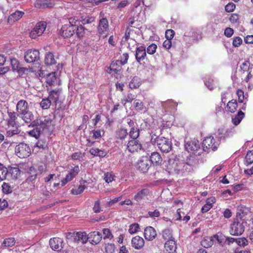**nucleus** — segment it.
<instances>
[{
    "label": "nucleus",
    "mask_w": 253,
    "mask_h": 253,
    "mask_svg": "<svg viewBox=\"0 0 253 253\" xmlns=\"http://www.w3.org/2000/svg\"><path fill=\"white\" fill-rule=\"evenodd\" d=\"M237 106V103L235 100L229 101L227 105L228 110L231 113H234L236 111Z\"/></svg>",
    "instance_id": "obj_40"
},
{
    "label": "nucleus",
    "mask_w": 253,
    "mask_h": 253,
    "mask_svg": "<svg viewBox=\"0 0 253 253\" xmlns=\"http://www.w3.org/2000/svg\"><path fill=\"white\" fill-rule=\"evenodd\" d=\"M32 124L35 127L30 131L29 133L30 135L38 138L41 133L50 129L52 125V120L49 117H43L34 121Z\"/></svg>",
    "instance_id": "obj_1"
},
{
    "label": "nucleus",
    "mask_w": 253,
    "mask_h": 253,
    "mask_svg": "<svg viewBox=\"0 0 253 253\" xmlns=\"http://www.w3.org/2000/svg\"><path fill=\"white\" fill-rule=\"evenodd\" d=\"M163 238L167 241L174 239L173 238L172 231L171 229L167 228L163 230L162 232Z\"/></svg>",
    "instance_id": "obj_36"
},
{
    "label": "nucleus",
    "mask_w": 253,
    "mask_h": 253,
    "mask_svg": "<svg viewBox=\"0 0 253 253\" xmlns=\"http://www.w3.org/2000/svg\"><path fill=\"white\" fill-rule=\"evenodd\" d=\"M117 60L112 62L110 65V71H113L115 73H117L120 70V67L121 66L120 63H117Z\"/></svg>",
    "instance_id": "obj_55"
},
{
    "label": "nucleus",
    "mask_w": 253,
    "mask_h": 253,
    "mask_svg": "<svg viewBox=\"0 0 253 253\" xmlns=\"http://www.w3.org/2000/svg\"><path fill=\"white\" fill-rule=\"evenodd\" d=\"M15 152L19 158H25L28 157L31 154V148L25 143H20L15 148Z\"/></svg>",
    "instance_id": "obj_3"
},
{
    "label": "nucleus",
    "mask_w": 253,
    "mask_h": 253,
    "mask_svg": "<svg viewBox=\"0 0 253 253\" xmlns=\"http://www.w3.org/2000/svg\"><path fill=\"white\" fill-rule=\"evenodd\" d=\"M140 84V79L137 77H134L129 83V86L131 89H135L138 88Z\"/></svg>",
    "instance_id": "obj_35"
},
{
    "label": "nucleus",
    "mask_w": 253,
    "mask_h": 253,
    "mask_svg": "<svg viewBox=\"0 0 253 253\" xmlns=\"http://www.w3.org/2000/svg\"><path fill=\"white\" fill-rule=\"evenodd\" d=\"M128 57L129 56L127 53H123V55L121 56V59L117 60V63H120L121 66H123L127 62Z\"/></svg>",
    "instance_id": "obj_56"
},
{
    "label": "nucleus",
    "mask_w": 253,
    "mask_h": 253,
    "mask_svg": "<svg viewBox=\"0 0 253 253\" xmlns=\"http://www.w3.org/2000/svg\"><path fill=\"white\" fill-rule=\"evenodd\" d=\"M92 133L93 134L92 137L96 139L101 138L104 135V131L103 130L97 129L92 130Z\"/></svg>",
    "instance_id": "obj_54"
},
{
    "label": "nucleus",
    "mask_w": 253,
    "mask_h": 253,
    "mask_svg": "<svg viewBox=\"0 0 253 253\" xmlns=\"http://www.w3.org/2000/svg\"><path fill=\"white\" fill-rule=\"evenodd\" d=\"M218 145V143L215 142L213 137L211 136L206 137L203 141V150L205 151H214L217 149Z\"/></svg>",
    "instance_id": "obj_7"
},
{
    "label": "nucleus",
    "mask_w": 253,
    "mask_h": 253,
    "mask_svg": "<svg viewBox=\"0 0 253 253\" xmlns=\"http://www.w3.org/2000/svg\"><path fill=\"white\" fill-rule=\"evenodd\" d=\"M185 148L188 152L195 153L200 148V143L195 139L187 141L185 144Z\"/></svg>",
    "instance_id": "obj_15"
},
{
    "label": "nucleus",
    "mask_w": 253,
    "mask_h": 253,
    "mask_svg": "<svg viewBox=\"0 0 253 253\" xmlns=\"http://www.w3.org/2000/svg\"><path fill=\"white\" fill-rule=\"evenodd\" d=\"M79 20L82 22V24H86L88 23H91L94 21V19L92 17H90L89 16H81L79 18Z\"/></svg>",
    "instance_id": "obj_52"
},
{
    "label": "nucleus",
    "mask_w": 253,
    "mask_h": 253,
    "mask_svg": "<svg viewBox=\"0 0 253 253\" xmlns=\"http://www.w3.org/2000/svg\"><path fill=\"white\" fill-rule=\"evenodd\" d=\"M20 131L17 128H15V129L9 128L7 131V136L8 137H13L16 136V137H22L21 136H19L18 134L20 133Z\"/></svg>",
    "instance_id": "obj_46"
},
{
    "label": "nucleus",
    "mask_w": 253,
    "mask_h": 253,
    "mask_svg": "<svg viewBox=\"0 0 253 253\" xmlns=\"http://www.w3.org/2000/svg\"><path fill=\"white\" fill-rule=\"evenodd\" d=\"M177 106L175 102H173L172 100H168L165 102H163L162 106L165 109H172Z\"/></svg>",
    "instance_id": "obj_44"
},
{
    "label": "nucleus",
    "mask_w": 253,
    "mask_h": 253,
    "mask_svg": "<svg viewBox=\"0 0 253 253\" xmlns=\"http://www.w3.org/2000/svg\"><path fill=\"white\" fill-rule=\"evenodd\" d=\"M245 116V114L241 111H239L237 115L232 117V122L235 126H237L241 122Z\"/></svg>",
    "instance_id": "obj_30"
},
{
    "label": "nucleus",
    "mask_w": 253,
    "mask_h": 253,
    "mask_svg": "<svg viewBox=\"0 0 253 253\" xmlns=\"http://www.w3.org/2000/svg\"><path fill=\"white\" fill-rule=\"evenodd\" d=\"M246 163L248 164H251L253 163V150L249 151L245 157Z\"/></svg>",
    "instance_id": "obj_58"
},
{
    "label": "nucleus",
    "mask_w": 253,
    "mask_h": 253,
    "mask_svg": "<svg viewBox=\"0 0 253 253\" xmlns=\"http://www.w3.org/2000/svg\"><path fill=\"white\" fill-rule=\"evenodd\" d=\"M213 244L211 236L210 237H206L201 241L202 246L206 248H210Z\"/></svg>",
    "instance_id": "obj_38"
},
{
    "label": "nucleus",
    "mask_w": 253,
    "mask_h": 253,
    "mask_svg": "<svg viewBox=\"0 0 253 253\" xmlns=\"http://www.w3.org/2000/svg\"><path fill=\"white\" fill-rule=\"evenodd\" d=\"M151 142L153 145H157L158 148L163 153L169 152L172 148L171 141L164 137H158L155 134L151 136Z\"/></svg>",
    "instance_id": "obj_2"
},
{
    "label": "nucleus",
    "mask_w": 253,
    "mask_h": 253,
    "mask_svg": "<svg viewBox=\"0 0 253 253\" xmlns=\"http://www.w3.org/2000/svg\"><path fill=\"white\" fill-rule=\"evenodd\" d=\"M185 165V163L183 161H179L177 159L170 160L169 161L168 169L171 172L179 174L183 171Z\"/></svg>",
    "instance_id": "obj_4"
},
{
    "label": "nucleus",
    "mask_w": 253,
    "mask_h": 253,
    "mask_svg": "<svg viewBox=\"0 0 253 253\" xmlns=\"http://www.w3.org/2000/svg\"><path fill=\"white\" fill-rule=\"evenodd\" d=\"M245 231V226L243 222L238 219H236L231 224L230 233L232 235H241Z\"/></svg>",
    "instance_id": "obj_5"
},
{
    "label": "nucleus",
    "mask_w": 253,
    "mask_h": 253,
    "mask_svg": "<svg viewBox=\"0 0 253 253\" xmlns=\"http://www.w3.org/2000/svg\"><path fill=\"white\" fill-rule=\"evenodd\" d=\"M44 62L46 65H48L55 64L56 60L54 58V56L51 52H49L45 54Z\"/></svg>",
    "instance_id": "obj_34"
},
{
    "label": "nucleus",
    "mask_w": 253,
    "mask_h": 253,
    "mask_svg": "<svg viewBox=\"0 0 253 253\" xmlns=\"http://www.w3.org/2000/svg\"><path fill=\"white\" fill-rule=\"evenodd\" d=\"M156 235V231L153 227L148 226L144 229V236L146 240L152 241L155 238Z\"/></svg>",
    "instance_id": "obj_20"
},
{
    "label": "nucleus",
    "mask_w": 253,
    "mask_h": 253,
    "mask_svg": "<svg viewBox=\"0 0 253 253\" xmlns=\"http://www.w3.org/2000/svg\"><path fill=\"white\" fill-rule=\"evenodd\" d=\"M139 129L136 127H132L129 131V136L132 139L137 140V138L139 135Z\"/></svg>",
    "instance_id": "obj_45"
},
{
    "label": "nucleus",
    "mask_w": 253,
    "mask_h": 253,
    "mask_svg": "<svg viewBox=\"0 0 253 253\" xmlns=\"http://www.w3.org/2000/svg\"><path fill=\"white\" fill-rule=\"evenodd\" d=\"M97 31L100 37L105 38L107 36L109 32V24L106 18H102L99 20Z\"/></svg>",
    "instance_id": "obj_8"
},
{
    "label": "nucleus",
    "mask_w": 253,
    "mask_h": 253,
    "mask_svg": "<svg viewBox=\"0 0 253 253\" xmlns=\"http://www.w3.org/2000/svg\"><path fill=\"white\" fill-rule=\"evenodd\" d=\"M8 115L9 117V119L8 121V124L9 127L11 126L14 127L15 125V121L16 119V114L15 112H8Z\"/></svg>",
    "instance_id": "obj_47"
},
{
    "label": "nucleus",
    "mask_w": 253,
    "mask_h": 253,
    "mask_svg": "<svg viewBox=\"0 0 253 253\" xmlns=\"http://www.w3.org/2000/svg\"><path fill=\"white\" fill-rule=\"evenodd\" d=\"M89 152L92 155L100 157H104L106 153L105 151L100 150L97 148H92L90 149Z\"/></svg>",
    "instance_id": "obj_37"
},
{
    "label": "nucleus",
    "mask_w": 253,
    "mask_h": 253,
    "mask_svg": "<svg viewBox=\"0 0 253 253\" xmlns=\"http://www.w3.org/2000/svg\"><path fill=\"white\" fill-rule=\"evenodd\" d=\"M49 242L51 248L54 251H59L63 248V240L59 238L50 239Z\"/></svg>",
    "instance_id": "obj_19"
},
{
    "label": "nucleus",
    "mask_w": 253,
    "mask_h": 253,
    "mask_svg": "<svg viewBox=\"0 0 253 253\" xmlns=\"http://www.w3.org/2000/svg\"><path fill=\"white\" fill-rule=\"evenodd\" d=\"M142 145L138 140L132 139L128 141L126 145V149L130 153H134L140 150Z\"/></svg>",
    "instance_id": "obj_16"
},
{
    "label": "nucleus",
    "mask_w": 253,
    "mask_h": 253,
    "mask_svg": "<svg viewBox=\"0 0 253 253\" xmlns=\"http://www.w3.org/2000/svg\"><path fill=\"white\" fill-rule=\"evenodd\" d=\"M10 64L13 71L18 70L19 66V63L16 58L10 59Z\"/></svg>",
    "instance_id": "obj_61"
},
{
    "label": "nucleus",
    "mask_w": 253,
    "mask_h": 253,
    "mask_svg": "<svg viewBox=\"0 0 253 253\" xmlns=\"http://www.w3.org/2000/svg\"><path fill=\"white\" fill-rule=\"evenodd\" d=\"M70 237H74L75 242H81L83 244L86 243L88 239V235L84 232H68L67 234V238H69Z\"/></svg>",
    "instance_id": "obj_9"
},
{
    "label": "nucleus",
    "mask_w": 253,
    "mask_h": 253,
    "mask_svg": "<svg viewBox=\"0 0 253 253\" xmlns=\"http://www.w3.org/2000/svg\"><path fill=\"white\" fill-rule=\"evenodd\" d=\"M15 243V241L13 238H8L5 239L2 244V246L6 247L13 246Z\"/></svg>",
    "instance_id": "obj_48"
},
{
    "label": "nucleus",
    "mask_w": 253,
    "mask_h": 253,
    "mask_svg": "<svg viewBox=\"0 0 253 253\" xmlns=\"http://www.w3.org/2000/svg\"><path fill=\"white\" fill-rule=\"evenodd\" d=\"M235 4L232 2H230L225 6V10L227 12H231L235 10Z\"/></svg>",
    "instance_id": "obj_63"
},
{
    "label": "nucleus",
    "mask_w": 253,
    "mask_h": 253,
    "mask_svg": "<svg viewBox=\"0 0 253 253\" xmlns=\"http://www.w3.org/2000/svg\"><path fill=\"white\" fill-rule=\"evenodd\" d=\"M46 27V23L44 21H40L36 24L35 27L30 33V37L32 39H36L41 36Z\"/></svg>",
    "instance_id": "obj_6"
},
{
    "label": "nucleus",
    "mask_w": 253,
    "mask_h": 253,
    "mask_svg": "<svg viewBox=\"0 0 253 253\" xmlns=\"http://www.w3.org/2000/svg\"><path fill=\"white\" fill-rule=\"evenodd\" d=\"M213 244L218 243L219 244H222L225 242V236L221 233H218L215 234L211 236Z\"/></svg>",
    "instance_id": "obj_31"
},
{
    "label": "nucleus",
    "mask_w": 253,
    "mask_h": 253,
    "mask_svg": "<svg viewBox=\"0 0 253 253\" xmlns=\"http://www.w3.org/2000/svg\"><path fill=\"white\" fill-rule=\"evenodd\" d=\"M116 137L118 139L123 140L128 135L127 129L124 128H119L116 133Z\"/></svg>",
    "instance_id": "obj_32"
},
{
    "label": "nucleus",
    "mask_w": 253,
    "mask_h": 253,
    "mask_svg": "<svg viewBox=\"0 0 253 253\" xmlns=\"http://www.w3.org/2000/svg\"><path fill=\"white\" fill-rule=\"evenodd\" d=\"M76 35L79 38H82L85 34L86 29L82 26H76Z\"/></svg>",
    "instance_id": "obj_50"
},
{
    "label": "nucleus",
    "mask_w": 253,
    "mask_h": 253,
    "mask_svg": "<svg viewBox=\"0 0 253 253\" xmlns=\"http://www.w3.org/2000/svg\"><path fill=\"white\" fill-rule=\"evenodd\" d=\"M76 30V26L72 24H65L60 31V35L64 38H68L73 36Z\"/></svg>",
    "instance_id": "obj_10"
},
{
    "label": "nucleus",
    "mask_w": 253,
    "mask_h": 253,
    "mask_svg": "<svg viewBox=\"0 0 253 253\" xmlns=\"http://www.w3.org/2000/svg\"><path fill=\"white\" fill-rule=\"evenodd\" d=\"M46 86L60 85V81L57 79L55 72H51L45 78Z\"/></svg>",
    "instance_id": "obj_17"
},
{
    "label": "nucleus",
    "mask_w": 253,
    "mask_h": 253,
    "mask_svg": "<svg viewBox=\"0 0 253 253\" xmlns=\"http://www.w3.org/2000/svg\"><path fill=\"white\" fill-rule=\"evenodd\" d=\"M151 163L157 165H160L162 162V158L160 154L157 152H153L150 156Z\"/></svg>",
    "instance_id": "obj_29"
},
{
    "label": "nucleus",
    "mask_w": 253,
    "mask_h": 253,
    "mask_svg": "<svg viewBox=\"0 0 253 253\" xmlns=\"http://www.w3.org/2000/svg\"><path fill=\"white\" fill-rule=\"evenodd\" d=\"M150 164V161L147 157H143L138 160L136 167L140 171L145 173L149 169Z\"/></svg>",
    "instance_id": "obj_14"
},
{
    "label": "nucleus",
    "mask_w": 253,
    "mask_h": 253,
    "mask_svg": "<svg viewBox=\"0 0 253 253\" xmlns=\"http://www.w3.org/2000/svg\"><path fill=\"white\" fill-rule=\"evenodd\" d=\"M152 196V192L147 188L139 191L134 196L133 199L137 202L148 200Z\"/></svg>",
    "instance_id": "obj_11"
},
{
    "label": "nucleus",
    "mask_w": 253,
    "mask_h": 253,
    "mask_svg": "<svg viewBox=\"0 0 253 253\" xmlns=\"http://www.w3.org/2000/svg\"><path fill=\"white\" fill-rule=\"evenodd\" d=\"M47 148V144L46 141L40 140L34 146V149H39L38 151L42 150Z\"/></svg>",
    "instance_id": "obj_42"
},
{
    "label": "nucleus",
    "mask_w": 253,
    "mask_h": 253,
    "mask_svg": "<svg viewBox=\"0 0 253 253\" xmlns=\"http://www.w3.org/2000/svg\"><path fill=\"white\" fill-rule=\"evenodd\" d=\"M115 247L113 244H107L105 247V253H114L115 252Z\"/></svg>",
    "instance_id": "obj_59"
},
{
    "label": "nucleus",
    "mask_w": 253,
    "mask_h": 253,
    "mask_svg": "<svg viewBox=\"0 0 253 253\" xmlns=\"http://www.w3.org/2000/svg\"><path fill=\"white\" fill-rule=\"evenodd\" d=\"M131 245L132 247L135 249H141L144 245V240L142 237L136 236L132 238Z\"/></svg>",
    "instance_id": "obj_21"
},
{
    "label": "nucleus",
    "mask_w": 253,
    "mask_h": 253,
    "mask_svg": "<svg viewBox=\"0 0 253 253\" xmlns=\"http://www.w3.org/2000/svg\"><path fill=\"white\" fill-rule=\"evenodd\" d=\"M24 58L28 63L37 61L40 59V52L36 49H30L25 54Z\"/></svg>",
    "instance_id": "obj_13"
},
{
    "label": "nucleus",
    "mask_w": 253,
    "mask_h": 253,
    "mask_svg": "<svg viewBox=\"0 0 253 253\" xmlns=\"http://www.w3.org/2000/svg\"><path fill=\"white\" fill-rule=\"evenodd\" d=\"M104 179L105 181L109 183L114 180V176L111 172H105L104 174Z\"/></svg>",
    "instance_id": "obj_60"
},
{
    "label": "nucleus",
    "mask_w": 253,
    "mask_h": 253,
    "mask_svg": "<svg viewBox=\"0 0 253 253\" xmlns=\"http://www.w3.org/2000/svg\"><path fill=\"white\" fill-rule=\"evenodd\" d=\"M139 228V225L137 223L131 224L129 226L128 231L130 234H134L136 233Z\"/></svg>",
    "instance_id": "obj_64"
},
{
    "label": "nucleus",
    "mask_w": 253,
    "mask_h": 253,
    "mask_svg": "<svg viewBox=\"0 0 253 253\" xmlns=\"http://www.w3.org/2000/svg\"><path fill=\"white\" fill-rule=\"evenodd\" d=\"M36 7L45 8L52 6V3L47 0H37L35 3Z\"/></svg>",
    "instance_id": "obj_28"
},
{
    "label": "nucleus",
    "mask_w": 253,
    "mask_h": 253,
    "mask_svg": "<svg viewBox=\"0 0 253 253\" xmlns=\"http://www.w3.org/2000/svg\"><path fill=\"white\" fill-rule=\"evenodd\" d=\"M157 48V45L155 43H152L148 46L147 48V52L149 54H153L155 53Z\"/></svg>",
    "instance_id": "obj_62"
},
{
    "label": "nucleus",
    "mask_w": 253,
    "mask_h": 253,
    "mask_svg": "<svg viewBox=\"0 0 253 253\" xmlns=\"http://www.w3.org/2000/svg\"><path fill=\"white\" fill-rule=\"evenodd\" d=\"M165 248L169 253L175 252L177 248L175 241L174 239L167 241L165 244Z\"/></svg>",
    "instance_id": "obj_27"
},
{
    "label": "nucleus",
    "mask_w": 253,
    "mask_h": 253,
    "mask_svg": "<svg viewBox=\"0 0 253 253\" xmlns=\"http://www.w3.org/2000/svg\"><path fill=\"white\" fill-rule=\"evenodd\" d=\"M28 105L26 100L21 99L17 102L16 110L19 114H24L26 111H28Z\"/></svg>",
    "instance_id": "obj_25"
},
{
    "label": "nucleus",
    "mask_w": 253,
    "mask_h": 253,
    "mask_svg": "<svg viewBox=\"0 0 253 253\" xmlns=\"http://www.w3.org/2000/svg\"><path fill=\"white\" fill-rule=\"evenodd\" d=\"M8 173V171L6 167L3 166L2 164L0 163V181L4 180L6 175Z\"/></svg>",
    "instance_id": "obj_41"
},
{
    "label": "nucleus",
    "mask_w": 253,
    "mask_h": 253,
    "mask_svg": "<svg viewBox=\"0 0 253 253\" xmlns=\"http://www.w3.org/2000/svg\"><path fill=\"white\" fill-rule=\"evenodd\" d=\"M62 94V90L61 88H57L55 89H52L48 92V97L51 101L55 104L57 103L59 98Z\"/></svg>",
    "instance_id": "obj_18"
},
{
    "label": "nucleus",
    "mask_w": 253,
    "mask_h": 253,
    "mask_svg": "<svg viewBox=\"0 0 253 253\" xmlns=\"http://www.w3.org/2000/svg\"><path fill=\"white\" fill-rule=\"evenodd\" d=\"M20 115H22V120L27 123H30L34 119L33 114L28 111H26L24 114H20Z\"/></svg>",
    "instance_id": "obj_39"
},
{
    "label": "nucleus",
    "mask_w": 253,
    "mask_h": 253,
    "mask_svg": "<svg viewBox=\"0 0 253 253\" xmlns=\"http://www.w3.org/2000/svg\"><path fill=\"white\" fill-rule=\"evenodd\" d=\"M86 187L83 185H80L78 187L72 189L71 192L74 195H79L82 193Z\"/></svg>",
    "instance_id": "obj_51"
},
{
    "label": "nucleus",
    "mask_w": 253,
    "mask_h": 253,
    "mask_svg": "<svg viewBox=\"0 0 253 253\" xmlns=\"http://www.w3.org/2000/svg\"><path fill=\"white\" fill-rule=\"evenodd\" d=\"M236 243L240 247H244L248 245V241L245 238H238L236 239Z\"/></svg>",
    "instance_id": "obj_53"
},
{
    "label": "nucleus",
    "mask_w": 253,
    "mask_h": 253,
    "mask_svg": "<svg viewBox=\"0 0 253 253\" xmlns=\"http://www.w3.org/2000/svg\"><path fill=\"white\" fill-rule=\"evenodd\" d=\"M146 55V49L143 46H140L136 48L135 57L137 61L140 62L143 60Z\"/></svg>",
    "instance_id": "obj_24"
},
{
    "label": "nucleus",
    "mask_w": 253,
    "mask_h": 253,
    "mask_svg": "<svg viewBox=\"0 0 253 253\" xmlns=\"http://www.w3.org/2000/svg\"><path fill=\"white\" fill-rule=\"evenodd\" d=\"M102 238V234L98 231H93L88 234V239H91V243L98 244Z\"/></svg>",
    "instance_id": "obj_23"
},
{
    "label": "nucleus",
    "mask_w": 253,
    "mask_h": 253,
    "mask_svg": "<svg viewBox=\"0 0 253 253\" xmlns=\"http://www.w3.org/2000/svg\"><path fill=\"white\" fill-rule=\"evenodd\" d=\"M24 14V12L17 10L9 16L8 18V22L10 24H12L22 18Z\"/></svg>",
    "instance_id": "obj_26"
},
{
    "label": "nucleus",
    "mask_w": 253,
    "mask_h": 253,
    "mask_svg": "<svg viewBox=\"0 0 253 253\" xmlns=\"http://www.w3.org/2000/svg\"><path fill=\"white\" fill-rule=\"evenodd\" d=\"M12 179H17L20 176L21 171L18 168H11L8 171Z\"/></svg>",
    "instance_id": "obj_33"
},
{
    "label": "nucleus",
    "mask_w": 253,
    "mask_h": 253,
    "mask_svg": "<svg viewBox=\"0 0 253 253\" xmlns=\"http://www.w3.org/2000/svg\"><path fill=\"white\" fill-rule=\"evenodd\" d=\"M13 188L10 185L5 182H3L2 185V190L4 193L8 194L12 192Z\"/></svg>",
    "instance_id": "obj_57"
},
{
    "label": "nucleus",
    "mask_w": 253,
    "mask_h": 253,
    "mask_svg": "<svg viewBox=\"0 0 253 253\" xmlns=\"http://www.w3.org/2000/svg\"><path fill=\"white\" fill-rule=\"evenodd\" d=\"M113 238V235L112 234L110 230L108 228H104L103 229V239H108L111 240Z\"/></svg>",
    "instance_id": "obj_49"
},
{
    "label": "nucleus",
    "mask_w": 253,
    "mask_h": 253,
    "mask_svg": "<svg viewBox=\"0 0 253 253\" xmlns=\"http://www.w3.org/2000/svg\"><path fill=\"white\" fill-rule=\"evenodd\" d=\"M51 104V101L48 97L42 99V101L40 102V106L43 109H48L50 107Z\"/></svg>",
    "instance_id": "obj_43"
},
{
    "label": "nucleus",
    "mask_w": 253,
    "mask_h": 253,
    "mask_svg": "<svg viewBox=\"0 0 253 253\" xmlns=\"http://www.w3.org/2000/svg\"><path fill=\"white\" fill-rule=\"evenodd\" d=\"M251 212L248 208L246 207H240L238 208L237 212V217L239 218L241 220H245L246 216L250 214Z\"/></svg>",
    "instance_id": "obj_22"
},
{
    "label": "nucleus",
    "mask_w": 253,
    "mask_h": 253,
    "mask_svg": "<svg viewBox=\"0 0 253 253\" xmlns=\"http://www.w3.org/2000/svg\"><path fill=\"white\" fill-rule=\"evenodd\" d=\"M80 170L81 168L79 166L73 167L69 170L68 174L66 176L65 178L61 181V185L64 186L67 182L73 179L79 174Z\"/></svg>",
    "instance_id": "obj_12"
}]
</instances>
